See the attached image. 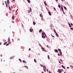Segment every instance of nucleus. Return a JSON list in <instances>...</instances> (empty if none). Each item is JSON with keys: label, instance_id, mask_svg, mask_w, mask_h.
Instances as JSON below:
<instances>
[{"label": "nucleus", "instance_id": "obj_36", "mask_svg": "<svg viewBox=\"0 0 73 73\" xmlns=\"http://www.w3.org/2000/svg\"><path fill=\"white\" fill-rule=\"evenodd\" d=\"M62 12H64V9L62 10Z\"/></svg>", "mask_w": 73, "mask_h": 73}, {"label": "nucleus", "instance_id": "obj_60", "mask_svg": "<svg viewBox=\"0 0 73 73\" xmlns=\"http://www.w3.org/2000/svg\"><path fill=\"white\" fill-rule=\"evenodd\" d=\"M29 12H30L29 11Z\"/></svg>", "mask_w": 73, "mask_h": 73}, {"label": "nucleus", "instance_id": "obj_49", "mask_svg": "<svg viewBox=\"0 0 73 73\" xmlns=\"http://www.w3.org/2000/svg\"><path fill=\"white\" fill-rule=\"evenodd\" d=\"M1 45V43L0 42V45Z\"/></svg>", "mask_w": 73, "mask_h": 73}, {"label": "nucleus", "instance_id": "obj_42", "mask_svg": "<svg viewBox=\"0 0 73 73\" xmlns=\"http://www.w3.org/2000/svg\"><path fill=\"white\" fill-rule=\"evenodd\" d=\"M71 25H73V24H72V23H71Z\"/></svg>", "mask_w": 73, "mask_h": 73}, {"label": "nucleus", "instance_id": "obj_43", "mask_svg": "<svg viewBox=\"0 0 73 73\" xmlns=\"http://www.w3.org/2000/svg\"><path fill=\"white\" fill-rule=\"evenodd\" d=\"M58 56H60V54H58Z\"/></svg>", "mask_w": 73, "mask_h": 73}, {"label": "nucleus", "instance_id": "obj_12", "mask_svg": "<svg viewBox=\"0 0 73 73\" xmlns=\"http://www.w3.org/2000/svg\"><path fill=\"white\" fill-rule=\"evenodd\" d=\"M45 32H42V35H45Z\"/></svg>", "mask_w": 73, "mask_h": 73}, {"label": "nucleus", "instance_id": "obj_62", "mask_svg": "<svg viewBox=\"0 0 73 73\" xmlns=\"http://www.w3.org/2000/svg\"><path fill=\"white\" fill-rule=\"evenodd\" d=\"M13 73H15V72H13Z\"/></svg>", "mask_w": 73, "mask_h": 73}, {"label": "nucleus", "instance_id": "obj_41", "mask_svg": "<svg viewBox=\"0 0 73 73\" xmlns=\"http://www.w3.org/2000/svg\"><path fill=\"white\" fill-rule=\"evenodd\" d=\"M60 60L62 61V59H60Z\"/></svg>", "mask_w": 73, "mask_h": 73}, {"label": "nucleus", "instance_id": "obj_3", "mask_svg": "<svg viewBox=\"0 0 73 73\" xmlns=\"http://www.w3.org/2000/svg\"><path fill=\"white\" fill-rule=\"evenodd\" d=\"M58 51H59L60 55L61 56H62V52H61V50L60 49H58Z\"/></svg>", "mask_w": 73, "mask_h": 73}, {"label": "nucleus", "instance_id": "obj_6", "mask_svg": "<svg viewBox=\"0 0 73 73\" xmlns=\"http://www.w3.org/2000/svg\"><path fill=\"white\" fill-rule=\"evenodd\" d=\"M48 13L50 16H51V15H52V14L50 12H48Z\"/></svg>", "mask_w": 73, "mask_h": 73}, {"label": "nucleus", "instance_id": "obj_16", "mask_svg": "<svg viewBox=\"0 0 73 73\" xmlns=\"http://www.w3.org/2000/svg\"><path fill=\"white\" fill-rule=\"evenodd\" d=\"M64 9H65L66 10H67V8H66V7H65V6H64Z\"/></svg>", "mask_w": 73, "mask_h": 73}, {"label": "nucleus", "instance_id": "obj_61", "mask_svg": "<svg viewBox=\"0 0 73 73\" xmlns=\"http://www.w3.org/2000/svg\"><path fill=\"white\" fill-rule=\"evenodd\" d=\"M64 73H66V72H64Z\"/></svg>", "mask_w": 73, "mask_h": 73}, {"label": "nucleus", "instance_id": "obj_55", "mask_svg": "<svg viewBox=\"0 0 73 73\" xmlns=\"http://www.w3.org/2000/svg\"><path fill=\"white\" fill-rule=\"evenodd\" d=\"M56 1H58V0H55Z\"/></svg>", "mask_w": 73, "mask_h": 73}, {"label": "nucleus", "instance_id": "obj_34", "mask_svg": "<svg viewBox=\"0 0 73 73\" xmlns=\"http://www.w3.org/2000/svg\"><path fill=\"white\" fill-rule=\"evenodd\" d=\"M41 48L42 49H43V50L44 49V48L43 47H41Z\"/></svg>", "mask_w": 73, "mask_h": 73}, {"label": "nucleus", "instance_id": "obj_30", "mask_svg": "<svg viewBox=\"0 0 73 73\" xmlns=\"http://www.w3.org/2000/svg\"><path fill=\"white\" fill-rule=\"evenodd\" d=\"M43 51H44V52H46V51L45 50H42Z\"/></svg>", "mask_w": 73, "mask_h": 73}, {"label": "nucleus", "instance_id": "obj_29", "mask_svg": "<svg viewBox=\"0 0 73 73\" xmlns=\"http://www.w3.org/2000/svg\"><path fill=\"white\" fill-rule=\"evenodd\" d=\"M31 8L30 9V12H31L32 11V9L31 8V7H30Z\"/></svg>", "mask_w": 73, "mask_h": 73}, {"label": "nucleus", "instance_id": "obj_27", "mask_svg": "<svg viewBox=\"0 0 73 73\" xmlns=\"http://www.w3.org/2000/svg\"><path fill=\"white\" fill-rule=\"evenodd\" d=\"M9 10L10 11H11V10L12 9L11 8V7L10 6L9 7Z\"/></svg>", "mask_w": 73, "mask_h": 73}, {"label": "nucleus", "instance_id": "obj_18", "mask_svg": "<svg viewBox=\"0 0 73 73\" xmlns=\"http://www.w3.org/2000/svg\"><path fill=\"white\" fill-rule=\"evenodd\" d=\"M27 1L29 3H31V1H30V0H27Z\"/></svg>", "mask_w": 73, "mask_h": 73}, {"label": "nucleus", "instance_id": "obj_21", "mask_svg": "<svg viewBox=\"0 0 73 73\" xmlns=\"http://www.w3.org/2000/svg\"><path fill=\"white\" fill-rule=\"evenodd\" d=\"M62 67L64 69H65V67H64V66H63V65H62Z\"/></svg>", "mask_w": 73, "mask_h": 73}, {"label": "nucleus", "instance_id": "obj_13", "mask_svg": "<svg viewBox=\"0 0 73 73\" xmlns=\"http://www.w3.org/2000/svg\"><path fill=\"white\" fill-rule=\"evenodd\" d=\"M23 63H25V64H26L27 63V62H26L25 60H23Z\"/></svg>", "mask_w": 73, "mask_h": 73}, {"label": "nucleus", "instance_id": "obj_5", "mask_svg": "<svg viewBox=\"0 0 73 73\" xmlns=\"http://www.w3.org/2000/svg\"><path fill=\"white\" fill-rule=\"evenodd\" d=\"M10 38H9L8 39V42L9 43V44H11V42H10Z\"/></svg>", "mask_w": 73, "mask_h": 73}, {"label": "nucleus", "instance_id": "obj_25", "mask_svg": "<svg viewBox=\"0 0 73 73\" xmlns=\"http://www.w3.org/2000/svg\"><path fill=\"white\" fill-rule=\"evenodd\" d=\"M34 61L35 62H36L37 61H36V59H34Z\"/></svg>", "mask_w": 73, "mask_h": 73}, {"label": "nucleus", "instance_id": "obj_35", "mask_svg": "<svg viewBox=\"0 0 73 73\" xmlns=\"http://www.w3.org/2000/svg\"><path fill=\"white\" fill-rule=\"evenodd\" d=\"M54 11H56V8H55L54 7Z\"/></svg>", "mask_w": 73, "mask_h": 73}, {"label": "nucleus", "instance_id": "obj_4", "mask_svg": "<svg viewBox=\"0 0 73 73\" xmlns=\"http://www.w3.org/2000/svg\"><path fill=\"white\" fill-rule=\"evenodd\" d=\"M42 37L43 38H45V37H46V34H45L44 35H44H42Z\"/></svg>", "mask_w": 73, "mask_h": 73}, {"label": "nucleus", "instance_id": "obj_26", "mask_svg": "<svg viewBox=\"0 0 73 73\" xmlns=\"http://www.w3.org/2000/svg\"><path fill=\"white\" fill-rule=\"evenodd\" d=\"M54 32L55 33H57V32H56V30H55V29H54Z\"/></svg>", "mask_w": 73, "mask_h": 73}, {"label": "nucleus", "instance_id": "obj_7", "mask_svg": "<svg viewBox=\"0 0 73 73\" xmlns=\"http://www.w3.org/2000/svg\"><path fill=\"white\" fill-rule=\"evenodd\" d=\"M14 56H12V57H11L10 58V60H12V59H13V58H14Z\"/></svg>", "mask_w": 73, "mask_h": 73}, {"label": "nucleus", "instance_id": "obj_33", "mask_svg": "<svg viewBox=\"0 0 73 73\" xmlns=\"http://www.w3.org/2000/svg\"><path fill=\"white\" fill-rule=\"evenodd\" d=\"M62 9H63V7H62V6L61 7V10Z\"/></svg>", "mask_w": 73, "mask_h": 73}, {"label": "nucleus", "instance_id": "obj_14", "mask_svg": "<svg viewBox=\"0 0 73 73\" xmlns=\"http://www.w3.org/2000/svg\"><path fill=\"white\" fill-rule=\"evenodd\" d=\"M7 3H8V4H9L10 3V2H9V0H7Z\"/></svg>", "mask_w": 73, "mask_h": 73}, {"label": "nucleus", "instance_id": "obj_11", "mask_svg": "<svg viewBox=\"0 0 73 73\" xmlns=\"http://www.w3.org/2000/svg\"><path fill=\"white\" fill-rule=\"evenodd\" d=\"M68 24L70 28H71V27H72V26H71L70 24L69 23H68Z\"/></svg>", "mask_w": 73, "mask_h": 73}, {"label": "nucleus", "instance_id": "obj_22", "mask_svg": "<svg viewBox=\"0 0 73 73\" xmlns=\"http://www.w3.org/2000/svg\"><path fill=\"white\" fill-rule=\"evenodd\" d=\"M42 32V29H40L39 31V33L40 32Z\"/></svg>", "mask_w": 73, "mask_h": 73}, {"label": "nucleus", "instance_id": "obj_46", "mask_svg": "<svg viewBox=\"0 0 73 73\" xmlns=\"http://www.w3.org/2000/svg\"><path fill=\"white\" fill-rule=\"evenodd\" d=\"M6 5V7H8V5Z\"/></svg>", "mask_w": 73, "mask_h": 73}, {"label": "nucleus", "instance_id": "obj_19", "mask_svg": "<svg viewBox=\"0 0 73 73\" xmlns=\"http://www.w3.org/2000/svg\"><path fill=\"white\" fill-rule=\"evenodd\" d=\"M24 67L25 68H27V69H28V66H24Z\"/></svg>", "mask_w": 73, "mask_h": 73}, {"label": "nucleus", "instance_id": "obj_2", "mask_svg": "<svg viewBox=\"0 0 73 73\" xmlns=\"http://www.w3.org/2000/svg\"><path fill=\"white\" fill-rule=\"evenodd\" d=\"M43 69L44 70V71L45 72H46V67L45 66H43Z\"/></svg>", "mask_w": 73, "mask_h": 73}, {"label": "nucleus", "instance_id": "obj_37", "mask_svg": "<svg viewBox=\"0 0 73 73\" xmlns=\"http://www.w3.org/2000/svg\"><path fill=\"white\" fill-rule=\"evenodd\" d=\"M6 43H5H5H4L3 45H6Z\"/></svg>", "mask_w": 73, "mask_h": 73}, {"label": "nucleus", "instance_id": "obj_47", "mask_svg": "<svg viewBox=\"0 0 73 73\" xmlns=\"http://www.w3.org/2000/svg\"><path fill=\"white\" fill-rule=\"evenodd\" d=\"M31 50V48H29V50Z\"/></svg>", "mask_w": 73, "mask_h": 73}, {"label": "nucleus", "instance_id": "obj_1", "mask_svg": "<svg viewBox=\"0 0 73 73\" xmlns=\"http://www.w3.org/2000/svg\"><path fill=\"white\" fill-rule=\"evenodd\" d=\"M57 72L59 73H62V72H63V69H58Z\"/></svg>", "mask_w": 73, "mask_h": 73}, {"label": "nucleus", "instance_id": "obj_31", "mask_svg": "<svg viewBox=\"0 0 73 73\" xmlns=\"http://www.w3.org/2000/svg\"><path fill=\"white\" fill-rule=\"evenodd\" d=\"M19 60L21 62V59L19 58Z\"/></svg>", "mask_w": 73, "mask_h": 73}, {"label": "nucleus", "instance_id": "obj_38", "mask_svg": "<svg viewBox=\"0 0 73 73\" xmlns=\"http://www.w3.org/2000/svg\"><path fill=\"white\" fill-rule=\"evenodd\" d=\"M5 4L6 5H7V2H6V1H5Z\"/></svg>", "mask_w": 73, "mask_h": 73}, {"label": "nucleus", "instance_id": "obj_15", "mask_svg": "<svg viewBox=\"0 0 73 73\" xmlns=\"http://www.w3.org/2000/svg\"><path fill=\"white\" fill-rule=\"evenodd\" d=\"M44 5H46V6L47 5H46V1H45L44 2Z\"/></svg>", "mask_w": 73, "mask_h": 73}, {"label": "nucleus", "instance_id": "obj_53", "mask_svg": "<svg viewBox=\"0 0 73 73\" xmlns=\"http://www.w3.org/2000/svg\"><path fill=\"white\" fill-rule=\"evenodd\" d=\"M63 13L64 14H65V12H64H64H63Z\"/></svg>", "mask_w": 73, "mask_h": 73}, {"label": "nucleus", "instance_id": "obj_40", "mask_svg": "<svg viewBox=\"0 0 73 73\" xmlns=\"http://www.w3.org/2000/svg\"><path fill=\"white\" fill-rule=\"evenodd\" d=\"M52 36V37H53L54 38V36L52 35H51Z\"/></svg>", "mask_w": 73, "mask_h": 73}, {"label": "nucleus", "instance_id": "obj_64", "mask_svg": "<svg viewBox=\"0 0 73 73\" xmlns=\"http://www.w3.org/2000/svg\"><path fill=\"white\" fill-rule=\"evenodd\" d=\"M4 61H5V60H4Z\"/></svg>", "mask_w": 73, "mask_h": 73}, {"label": "nucleus", "instance_id": "obj_58", "mask_svg": "<svg viewBox=\"0 0 73 73\" xmlns=\"http://www.w3.org/2000/svg\"><path fill=\"white\" fill-rule=\"evenodd\" d=\"M42 73H44V72H42Z\"/></svg>", "mask_w": 73, "mask_h": 73}, {"label": "nucleus", "instance_id": "obj_51", "mask_svg": "<svg viewBox=\"0 0 73 73\" xmlns=\"http://www.w3.org/2000/svg\"><path fill=\"white\" fill-rule=\"evenodd\" d=\"M46 46H47V48H48V45H47Z\"/></svg>", "mask_w": 73, "mask_h": 73}, {"label": "nucleus", "instance_id": "obj_59", "mask_svg": "<svg viewBox=\"0 0 73 73\" xmlns=\"http://www.w3.org/2000/svg\"><path fill=\"white\" fill-rule=\"evenodd\" d=\"M62 1H63V0H62Z\"/></svg>", "mask_w": 73, "mask_h": 73}, {"label": "nucleus", "instance_id": "obj_48", "mask_svg": "<svg viewBox=\"0 0 73 73\" xmlns=\"http://www.w3.org/2000/svg\"><path fill=\"white\" fill-rule=\"evenodd\" d=\"M2 4L3 5H4V3H3Z\"/></svg>", "mask_w": 73, "mask_h": 73}, {"label": "nucleus", "instance_id": "obj_32", "mask_svg": "<svg viewBox=\"0 0 73 73\" xmlns=\"http://www.w3.org/2000/svg\"><path fill=\"white\" fill-rule=\"evenodd\" d=\"M9 44H6V46H8V45H9Z\"/></svg>", "mask_w": 73, "mask_h": 73}, {"label": "nucleus", "instance_id": "obj_57", "mask_svg": "<svg viewBox=\"0 0 73 73\" xmlns=\"http://www.w3.org/2000/svg\"><path fill=\"white\" fill-rule=\"evenodd\" d=\"M13 1H15V0H12Z\"/></svg>", "mask_w": 73, "mask_h": 73}, {"label": "nucleus", "instance_id": "obj_9", "mask_svg": "<svg viewBox=\"0 0 73 73\" xmlns=\"http://www.w3.org/2000/svg\"><path fill=\"white\" fill-rule=\"evenodd\" d=\"M56 36H57V37H58L59 36V35H58V34H57V33H56Z\"/></svg>", "mask_w": 73, "mask_h": 73}, {"label": "nucleus", "instance_id": "obj_50", "mask_svg": "<svg viewBox=\"0 0 73 73\" xmlns=\"http://www.w3.org/2000/svg\"><path fill=\"white\" fill-rule=\"evenodd\" d=\"M67 69H69V67H67Z\"/></svg>", "mask_w": 73, "mask_h": 73}, {"label": "nucleus", "instance_id": "obj_17", "mask_svg": "<svg viewBox=\"0 0 73 73\" xmlns=\"http://www.w3.org/2000/svg\"><path fill=\"white\" fill-rule=\"evenodd\" d=\"M55 52L56 53H58V50H55Z\"/></svg>", "mask_w": 73, "mask_h": 73}, {"label": "nucleus", "instance_id": "obj_8", "mask_svg": "<svg viewBox=\"0 0 73 73\" xmlns=\"http://www.w3.org/2000/svg\"><path fill=\"white\" fill-rule=\"evenodd\" d=\"M12 19H13V20H14V19H15V17L14 16H13L12 17Z\"/></svg>", "mask_w": 73, "mask_h": 73}, {"label": "nucleus", "instance_id": "obj_39", "mask_svg": "<svg viewBox=\"0 0 73 73\" xmlns=\"http://www.w3.org/2000/svg\"><path fill=\"white\" fill-rule=\"evenodd\" d=\"M47 72H49V71L48 70V69H47Z\"/></svg>", "mask_w": 73, "mask_h": 73}, {"label": "nucleus", "instance_id": "obj_10", "mask_svg": "<svg viewBox=\"0 0 73 73\" xmlns=\"http://www.w3.org/2000/svg\"><path fill=\"white\" fill-rule=\"evenodd\" d=\"M30 31L31 32H33V29H30Z\"/></svg>", "mask_w": 73, "mask_h": 73}, {"label": "nucleus", "instance_id": "obj_56", "mask_svg": "<svg viewBox=\"0 0 73 73\" xmlns=\"http://www.w3.org/2000/svg\"><path fill=\"white\" fill-rule=\"evenodd\" d=\"M71 66V67H72L73 68V66Z\"/></svg>", "mask_w": 73, "mask_h": 73}, {"label": "nucleus", "instance_id": "obj_45", "mask_svg": "<svg viewBox=\"0 0 73 73\" xmlns=\"http://www.w3.org/2000/svg\"><path fill=\"white\" fill-rule=\"evenodd\" d=\"M40 66L41 67H42V64H40Z\"/></svg>", "mask_w": 73, "mask_h": 73}, {"label": "nucleus", "instance_id": "obj_20", "mask_svg": "<svg viewBox=\"0 0 73 73\" xmlns=\"http://www.w3.org/2000/svg\"><path fill=\"white\" fill-rule=\"evenodd\" d=\"M40 16L41 17H42V15L41 14H40Z\"/></svg>", "mask_w": 73, "mask_h": 73}, {"label": "nucleus", "instance_id": "obj_44", "mask_svg": "<svg viewBox=\"0 0 73 73\" xmlns=\"http://www.w3.org/2000/svg\"><path fill=\"white\" fill-rule=\"evenodd\" d=\"M59 63H60V64H61V63L60 61H59Z\"/></svg>", "mask_w": 73, "mask_h": 73}, {"label": "nucleus", "instance_id": "obj_54", "mask_svg": "<svg viewBox=\"0 0 73 73\" xmlns=\"http://www.w3.org/2000/svg\"><path fill=\"white\" fill-rule=\"evenodd\" d=\"M5 43H6V44H7V42H5Z\"/></svg>", "mask_w": 73, "mask_h": 73}, {"label": "nucleus", "instance_id": "obj_24", "mask_svg": "<svg viewBox=\"0 0 73 73\" xmlns=\"http://www.w3.org/2000/svg\"><path fill=\"white\" fill-rule=\"evenodd\" d=\"M48 60H50V58L49 57V55H48Z\"/></svg>", "mask_w": 73, "mask_h": 73}, {"label": "nucleus", "instance_id": "obj_52", "mask_svg": "<svg viewBox=\"0 0 73 73\" xmlns=\"http://www.w3.org/2000/svg\"><path fill=\"white\" fill-rule=\"evenodd\" d=\"M49 73H51V72H50V71H49Z\"/></svg>", "mask_w": 73, "mask_h": 73}, {"label": "nucleus", "instance_id": "obj_28", "mask_svg": "<svg viewBox=\"0 0 73 73\" xmlns=\"http://www.w3.org/2000/svg\"><path fill=\"white\" fill-rule=\"evenodd\" d=\"M58 7L59 8H61V6H60V5H58Z\"/></svg>", "mask_w": 73, "mask_h": 73}, {"label": "nucleus", "instance_id": "obj_63", "mask_svg": "<svg viewBox=\"0 0 73 73\" xmlns=\"http://www.w3.org/2000/svg\"><path fill=\"white\" fill-rule=\"evenodd\" d=\"M67 4H68V3H67Z\"/></svg>", "mask_w": 73, "mask_h": 73}, {"label": "nucleus", "instance_id": "obj_23", "mask_svg": "<svg viewBox=\"0 0 73 73\" xmlns=\"http://www.w3.org/2000/svg\"><path fill=\"white\" fill-rule=\"evenodd\" d=\"M33 24L34 25H35V24H36V23H35V21L33 22Z\"/></svg>", "mask_w": 73, "mask_h": 73}]
</instances>
